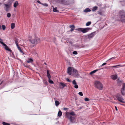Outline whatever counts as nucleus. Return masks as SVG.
<instances>
[{
  "mask_svg": "<svg viewBox=\"0 0 125 125\" xmlns=\"http://www.w3.org/2000/svg\"><path fill=\"white\" fill-rule=\"evenodd\" d=\"M55 105L56 106L60 104L59 102L58 101L56 100L55 101Z\"/></svg>",
  "mask_w": 125,
  "mask_h": 125,
  "instance_id": "nucleus-27",
  "label": "nucleus"
},
{
  "mask_svg": "<svg viewBox=\"0 0 125 125\" xmlns=\"http://www.w3.org/2000/svg\"><path fill=\"white\" fill-rule=\"evenodd\" d=\"M97 9V6H94L93 8L92 9V11H94L96 10Z\"/></svg>",
  "mask_w": 125,
  "mask_h": 125,
  "instance_id": "nucleus-23",
  "label": "nucleus"
},
{
  "mask_svg": "<svg viewBox=\"0 0 125 125\" xmlns=\"http://www.w3.org/2000/svg\"><path fill=\"white\" fill-rule=\"evenodd\" d=\"M61 2L63 3H64V0H61Z\"/></svg>",
  "mask_w": 125,
  "mask_h": 125,
  "instance_id": "nucleus-44",
  "label": "nucleus"
},
{
  "mask_svg": "<svg viewBox=\"0 0 125 125\" xmlns=\"http://www.w3.org/2000/svg\"><path fill=\"white\" fill-rule=\"evenodd\" d=\"M62 115V112L60 111H59L58 114V116L59 117L61 116Z\"/></svg>",
  "mask_w": 125,
  "mask_h": 125,
  "instance_id": "nucleus-26",
  "label": "nucleus"
},
{
  "mask_svg": "<svg viewBox=\"0 0 125 125\" xmlns=\"http://www.w3.org/2000/svg\"><path fill=\"white\" fill-rule=\"evenodd\" d=\"M34 65L35 67H36V66L35 65Z\"/></svg>",
  "mask_w": 125,
  "mask_h": 125,
  "instance_id": "nucleus-51",
  "label": "nucleus"
},
{
  "mask_svg": "<svg viewBox=\"0 0 125 125\" xmlns=\"http://www.w3.org/2000/svg\"><path fill=\"white\" fill-rule=\"evenodd\" d=\"M91 22L90 21L87 22L86 24V25L87 26H89L91 24Z\"/></svg>",
  "mask_w": 125,
  "mask_h": 125,
  "instance_id": "nucleus-29",
  "label": "nucleus"
},
{
  "mask_svg": "<svg viewBox=\"0 0 125 125\" xmlns=\"http://www.w3.org/2000/svg\"><path fill=\"white\" fill-rule=\"evenodd\" d=\"M14 0H8V3H10L11 4L12 2Z\"/></svg>",
  "mask_w": 125,
  "mask_h": 125,
  "instance_id": "nucleus-28",
  "label": "nucleus"
},
{
  "mask_svg": "<svg viewBox=\"0 0 125 125\" xmlns=\"http://www.w3.org/2000/svg\"><path fill=\"white\" fill-rule=\"evenodd\" d=\"M122 67V66L121 65H117L115 66H110V67L112 68H118V67Z\"/></svg>",
  "mask_w": 125,
  "mask_h": 125,
  "instance_id": "nucleus-17",
  "label": "nucleus"
},
{
  "mask_svg": "<svg viewBox=\"0 0 125 125\" xmlns=\"http://www.w3.org/2000/svg\"><path fill=\"white\" fill-rule=\"evenodd\" d=\"M119 15L121 17V20L122 21L125 22V12L123 10L120 11Z\"/></svg>",
  "mask_w": 125,
  "mask_h": 125,
  "instance_id": "nucleus-5",
  "label": "nucleus"
},
{
  "mask_svg": "<svg viewBox=\"0 0 125 125\" xmlns=\"http://www.w3.org/2000/svg\"><path fill=\"white\" fill-rule=\"evenodd\" d=\"M69 27L71 29V30H70V31H73L75 29V26L73 25H70Z\"/></svg>",
  "mask_w": 125,
  "mask_h": 125,
  "instance_id": "nucleus-14",
  "label": "nucleus"
},
{
  "mask_svg": "<svg viewBox=\"0 0 125 125\" xmlns=\"http://www.w3.org/2000/svg\"><path fill=\"white\" fill-rule=\"evenodd\" d=\"M91 11V10L88 8H87L85 9L84 10V12H90Z\"/></svg>",
  "mask_w": 125,
  "mask_h": 125,
  "instance_id": "nucleus-20",
  "label": "nucleus"
},
{
  "mask_svg": "<svg viewBox=\"0 0 125 125\" xmlns=\"http://www.w3.org/2000/svg\"><path fill=\"white\" fill-rule=\"evenodd\" d=\"M2 124L3 125H10L9 123H6L4 122H3Z\"/></svg>",
  "mask_w": 125,
  "mask_h": 125,
  "instance_id": "nucleus-33",
  "label": "nucleus"
},
{
  "mask_svg": "<svg viewBox=\"0 0 125 125\" xmlns=\"http://www.w3.org/2000/svg\"><path fill=\"white\" fill-rule=\"evenodd\" d=\"M66 80L67 82H71V81L68 78H67L66 79Z\"/></svg>",
  "mask_w": 125,
  "mask_h": 125,
  "instance_id": "nucleus-40",
  "label": "nucleus"
},
{
  "mask_svg": "<svg viewBox=\"0 0 125 125\" xmlns=\"http://www.w3.org/2000/svg\"><path fill=\"white\" fill-rule=\"evenodd\" d=\"M117 77V75L116 74L113 75L111 76V78L113 80L116 79Z\"/></svg>",
  "mask_w": 125,
  "mask_h": 125,
  "instance_id": "nucleus-15",
  "label": "nucleus"
},
{
  "mask_svg": "<svg viewBox=\"0 0 125 125\" xmlns=\"http://www.w3.org/2000/svg\"><path fill=\"white\" fill-rule=\"evenodd\" d=\"M125 83H123L122 85V88L121 89V92L123 96L125 95Z\"/></svg>",
  "mask_w": 125,
  "mask_h": 125,
  "instance_id": "nucleus-7",
  "label": "nucleus"
},
{
  "mask_svg": "<svg viewBox=\"0 0 125 125\" xmlns=\"http://www.w3.org/2000/svg\"><path fill=\"white\" fill-rule=\"evenodd\" d=\"M8 4H4V5L5 6L4 9L6 12H8L10 10V7H11V4L10 3H8Z\"/></svg>",
  "mask_w": 125,
  "mask_h": 125,
  "instance_id": "nucleus-8",
  "label": "nucleus"
},
{
  "mask_svg": "<svg viewBox=\"0 0 125 125\" xmlns=\"http://www.w3.org/2000/svg\"><path fill=\"white\" fill-rule=\"evenodd\" d=\"M72 83L74 85L77 84V83L75 80H74L72 82Z\"/></svg>",
  "mask_w": 125,
  "mask_h": 125,
  "instance_id": "nucleus-31",
  "label": "nucleus"
},
{
  "mask_svg": "<svg viewBox=\"0 0 125 125\" xmlns=\"http://www.w3.org/2000/svg\"><path fill=\"white\" fill-rule=\"evenodd\" d=\"M18 5V3L17 1H16L14 4V7L15 8Z\"/></svg>",
  "mask_w": 125,
  "mask_h": 125,
  "instance_id": "nucleus-19",
  "label": "nucleus"
},
{
  "mask_svg": "<svg viewBox=\"0 0 125 125\" xmlns=\"http://www.w3.org/2000/svg\"><path fill=\"white\" fill-rule=\"evenodd\" d=\"M2 30H4L6 29V27L4 25H2Z\"/></svg>",
  "mask_w": 125,
  "mask_h": 125,
  "instance_id": "nucleus-32",
  "label": "nucleus"
},
{
  "mask_svg": "<svg viewBox=\"0 0 125 125\" xmlns=\"http://www.w3.org/2000/svg\"><path fill=\"white\" fill-rule=\"evenodd\" d=\"M75 115L73 111L70 113L66 112L65 113L66 116L70 120V122L72 123H76V119L75 117L73 116Z\"/></svg>",
  "mask_w": 125,
  "mask_h": 125,
  "instance_id": "nucleus-1",
  "label": "nucleus"
},
{
  "mask_svg": "<svg viewBox=\"0 0 125 125\" xmlns=\"http://www.w3.org/2000/svg\"><path fill=\"white\" fill-rule=\"evenodd\" d=\"M106 64V63H103V64H102V65H101V66H104V65H105Z\"/></svg>",
  "mask_w": 125,
  "mask_h": 125,
  "instance_id": "nucleus-43",
  "label": "nucleus"
},
{
  "mask_svg": "<svg viewBox=\"0 0 125 125\" xmlns=\"http://www.w3.org/2000/svg\"><path fill=\"white\" fill-rule=\"evenodd\" d=\"M57 8L56 7H55V8H53V11L54 12H58V10H57Z\"/></svg>",
  "mask_w": 125,
  "mask_h": 125,
  "instance_id": "nucleus-25",
  "label": "nucleus"
},
{
  "mask_svg": "<svg viewBox=\"0 0 125 125\" xmlns=\"http://www.w3.org/2000/svg\"><path fill=\"white\" fill-rule=\"evenodd\" d=\"M37 2L38 3H39V4H42V3H41V2L40 1H39V0H37Z\"/></svg>",
  "mask_w": 125,
  "mask_h": 125,
  "instance_id": "nucleus-42",
  "label": "nucleus"
},
{
  "mask_svg": "<svg viewBox=\"0 0 125 125\" xmlns=\"http://www.w3.org/2000/svg\"><path fill=\"white\" fill-rule=\"evenodd\" d=\"M74 87L75 88L77 89L78 88V86L77 84H76L74 86Z\"/></svg>",
  "mask_w": 125,
  "mask_h": 125,
  "instance_id": "nucleus-39",
  "label": "nucleus"
},
{
  "mask_svg": "<svg viewBox=\"0 0 125 125\" xmlns=\"http://www.w3.org/2000/svg\"><path fill=\"white\" fill-rule=\"evenodd\" d=\"M47 76L48 78V79H51V76L50 75L49 73V70H47Z\"/></svg>",
  "mask_w": 125,
  "mask_h": 125,
  "instance_id": "nucleus-16",
  "label": "nucleus"
},
{
  "mask_svg": "<svg viewBox=\"0 0 125 125\" xmlns=\"http://www.w3.org/2000/svg\"><path fill=\"white\" fill-rule=\"evenodd\" d=\"M73 68L71 67H69L67 69V73L69 75H70L72 74V71H73V69H74Z\"/></svg>",
  "mask_w": 125,
  "mask_h": 125,
  "instance_id": "nucleus-10",
  "label": "nucleus"
},
{
  "mask_svg": "<svg viewBox=\"0 0 125 125\" xmlns=\"http://www.w3.org/2000/svg\"><path fill=\"white\" fill-rule=\"evenodd\" d=\"M1 89V87H0V89Z\"/></svg>",
  "mask_w": 125,
  "mask_h": 125,
  "instance_id": "nucleus-53",
  "label": "nucleus"
},
{
  "mask_svg": "<svg viewBox=\"0 0 125 125\" xmlns=\"http://www.w3.org/2000/svg\"><path fill=\"white\" fill-rule=\"evenodd\" d=\"M81 96H82L83 95V94L81 92H80L78 93Z\"/></svg>",
  "mask_w": 125,
  "mask_h": 125,
  "instance_id": "nucleus-37",
  "label": "nucleus"
},
{
  "mask_svg": "<svg viewBox=\"0 0 125 125\" xmlns=\"http://www.w3.org/2000/svg\"><path fill=\"white\" fill-rule=\"evenodd\" d=\"M98 13L99 14H101V13L100 12H98Z\"/></svg>",
  "mask_w": 125,
  "mask_h": 125,
  "instance_id": "nucleus-49",
  "label": "nucleus"
},
{
  "mask_svg": "<svg viewBox=\"0 0 125 125\" xmlns=\"http://www.w3.org/2000/svg\"><path fill=\"white\" fill-rule=\"evenodd\" d=\"M115 110L116 111H118V110H117V107H116V106H115Z\"/></svg>",
  "mask_w": 125,
  "mask_h": 125,
  "instance_id": "nucleus-45",
  "label": "nucleus"
},
{
  "mask_svg": "<svg viewBox=\"0 0 125 125\" xmlns=\"http://www.w3.org/2000/svg\"><path fill=\"white\" fill-rule=\"evenodd\" d=\"M1 44L5 47L4 48L7 50L11 52V50L10 49L8 46L4 43H2Z\"/></svg>",
  "mask_w": 125,
  "mask_h": 125,
  "instance_id": "nucleus-11",
  "label": "nucleus"
},
{
  "mask_svg": "<svg viewBox=\"0 0 125 125\" xmlns=\"http://www.w3.org/2000/svg\"><path fill=\"white\" fill-rule=\"evenodd\" d=\"M33 62V60L31 58H28V60L27 61V62L28 63H31Z\"/></svg>",
  "mask_w": 125,
  "mask_h": 125,
  "instance_id": "nucleus-18",
  "label": "nucleus"
},
{
  "mask_svg": "<svg viewBox=\"0 0 125 125\" xmlns=\"http://www.w3.org/2000/svg\"><path fill=\"white\" fill-rule=\"evenodd\" d=\"M3 43L2 42V40L0 38V43L1 44L2 43Z\"/></svg>",
  "mask_w": 125,
  "mask_h": 125,
  "instance_id": "nucleus-41",
  "label": "nucleus"
},
{
  "mask_svg": "<svg viewBox=\"0 0 125 125\" xmlns=\"http://www.w3.org/2000/svg\"><path fill=\"white\" fill-rule=\"evenodd\" d=\"M48 81L51 84H53V82L50 79H48Z\"/></svg>",
  "mask_w": 125,
  "mask_h": 125,
  "instance_id": "nucleus-30",
  "label": "nucleus"
},
{
  "mask_svg": "<svg viewBox=\"0 0 125 125\" xmlns=\"http://www.w3.org/2000/svg\"><path fill=\"white\" fill-rule=\"evenodd\" d=\"M73 75L77 77H79L80 76L78 74L77 71L75 69H73Z\"/></svg>",
  "mask_w": 125,
  "mask_h": 125,
  "instance_id": "nucleus-9",
  "label": "nucleus"
},
{
  "mask_svg": "<svg viewBox=\"0 0 125 125\" xmlns=\"http://www.w3.org/2000/svg\"><path fill=\"white\" fill-rule=\"evenodd\" d=\"M44 64H45V65H46V63L45 62H44Z\"/></svg>",
  "mask_w": 125,
  "mask_h": 125,
  "instance_id": "nucleus-48",
  "label": "nucleus"
},
{
  "mask_svg": "<svg viewBox=\"0 0 125 125\" xmlns=\"http://www.w3.org/2000/svg\"><path fill=\"white\" fill-rule=\"evenodd\" d=\"M95 35V33L93 32L91 33L88 36V38L89 39H90L92 38L93 37H94Z\"/></svg>",
  "mask_w": 125,
  "mask_h": 125,
  "instance_id": "nucleus-12",
  "label": "nucleus"
},
{
  "mask_svg": "<svg viewBox=\"0 0 125 125\" xmlns=\"http://www.w3.org/2000/svg\"><path fill=\"white\" fill-rule=\"evenodd\" d=\"M95 86L99 90H101L103 88L102 84L99 81H96L94 82Z\"/></svg>",
  "mask_w": 125,
  "mask_h": 125,
  "instance_id": "nucleus-3",
  "label": "nucleus"
},
{
  "mask_svg": "<svg viewBox=\"0 0 125 125\" xmlns=\"http://www.w3.org/2000/svg\"><path fill=\"white\" fill-rule=\"evenodd\" d=\"M68 109V108H63V110H66Z\"/></svg>",
  "mask_w": 125,
  "mask_h": 125,
  "instance_id": "nucleus-46",
  "label": "nucleus"
},
{
  "mask_svg": "<svg viewBox=\"0 0 125 125\" xmlns=\"http://www.w3.org/2000/svg\"><path fill=\"white\" fill-rule=\"evenodd\" d=\"M11 14L10 13H8L7 14V16L8 18H10V17Z\"/></svg>",
  "mask_w": 125,
  "mask_h": 125,
  "instance_id": "nucleus-34",
  "label": "nucleus"
},
{
  "mask_svg": "<svg viewBox=\"0 0 125 125\" xmlns=\"http://www.w3.org/2000/svg\"><path fill=\"white\" fill-rule=\"evenodd\" d=\"M17 48L21 53H23V52L21 48L19 46L17 45Z\"/></svg>",
  "mask_w": 125,
  "mask_h": 125,
  "instance_id": "nucleus-24",
  "label": "nucleus"
},
{
  "mask_svg": "<svg viewBox=\"0 0 125 125\" xmlns=\"http://www.w3.org/2000/svg\"><path fill=\"white\" fill-rule=\"evenodd\" d=\"M15 43H16V45H17H17L18 46H19L18 45V44L16 42H15Z\"/></svg>",
  "mask_w": 125,
  "mask_h": 125,
  "instance_id": "nucleus-47",
  "label": "nucleus"
},
{
  "mask_svg": "<svg viewBox=\"0 0 125 125\" xmlns=\"http://www.w3.org/2000/svg\"><path fill=\"white\" fill-rule=\"evenodd\" d=\"M91 29L90 28H80L77 29L79 31H81L83 33H84L87 32L88 31Z\"/></svg>",
  "mask_w": 125,
  "mask_h": 125,
  "instance_id": "nucleus-6",
  "label": "nucleus"
},
{
  "mask_svg": "<svg viewBox=\"0 0 125 125\" xmlns=\"http://www.w3.org/2000/svg\"><path fill=\"white\" fill-rule=\"evenodd\" d=\"M98 71V70H95L93 71H92L90 73V74L91 75L92 74L95 73L96 72Z\"/></svg>",
  "mask_w": 125,
  "mask_h": 125,
  "instance_id": "nucleus-21",
  "label": "nucleus"
},
{
  "mask_svg": "<svg viewBox=\"0 0 125 125\" xmlns=\"http://www.w3.org/2000/svg\"><path fill=\"white\" fill-rule=\"evenodd\" d=\"M84 100L85 101H88L89 100H90L88 98H85Z\"/></svg>",
  "mask_w": 125,
  "mask_h": 125,
  "instance_id": "nucleus-36",
  "label": "nucleus"
},
{
  "mask_svg": "<svg viewBox=\"0 0 125 125\" xmlns=\"http://www.w3.org/2000/svg\"><path fill=\"white\" fill-rule=\"evenodd\" d=\"M42 5L43 6H45V7H47L48 6V5L46 3H42Z\"/></svg>",
  "mask_w": 125,
  "mask_h": 125,
  "instance_id": "nucleus-35",
  "label": "nucleus"
},
{
  "mask_svg": "<svg viewBox=\"0 0 125 125\" xmlns=\"http://www.w3.org/2000/svg\"><path fill=\"white\" fill-rule=\"evenodd\" d=\"M11 28L13 29L15 26V24L13 23H12L11 24Z\"/></svg>",
  "mask_w": 125,
  "mask_h": 125,
  "instance_id": "nucleus-22",
  "label": "nucleus"
},
{
  "mask_svg": "<svg viewBox=\"0 0 125 125\" xmlns=\"http://www.w3.org/2000/svg\"><path fill=\"white\" fill-rule=\"evenodd\" d=\"M116 97L117 100L120 102L125 103L124 99L122 97V95L119 94H117L116 95Z\"/></svg>",
  "mask_w": 125,
  "mask_h": 125,
  "instance_id": "nucleus-4",
  "label": "nucleus"
},
{
  "mask_svg": "<svg viewBox=\"0 0 125 125\" xmlns=\"http://www.w3.org/2000/svg\"><path fill=\"white\" fill-rule=\"evenodd\" d=\"M73 53L74 54H77V53L76 51H74L73 52Z\"/></svg>",
  "mask_w": 125,
  "mask_h": 125,
  "instance_id": "nucleus-38",
  "label": "nucleus"
},
{
  "mask_svg": "<svg viewBox=\"0 0 125 125\" xmlns=\"http://www.w3.org/2000/svg\"><path fill=\"white\" fill-rule=\"evenodd\" d=\"M38 66H39V67L40 66L38 64Z\"/></svg>",
  "mask_w": 125,
  "mask_h": 125,
  "instance_id": "nucleus-52",
  "label": "nucleus"
},
{
  "mask_svg": "<svg viewBox=\"0 0 125 125\" xmlns=\"http://www.w3.org/2000/svg\"><path fill=\"white\" fill-rule=\"evenodd\" d=\"M60 86H62L60 87V88L61 89H63L66 86V85L65 83L62 82H60Z\"/></svg>",
  "mask_w": 125,
  "mask_h": 125,
  "instance_id": "nucleus-13",
  "label": "nucleus"
},
{
  "mask_svg": "<svg viewBox=\"0 0 125 125\" xmlns=\"http://www.w3.org/2000/svg\"><path fill=\"white\" fill-rule=\"evenodd\" d=\"M2 83V82H1V83H0V85Z\"/></svg>",
  "mask_w": 125,
  "mask_h": 125,
  "instance_id": "nucleus-50",
  "label": "nucleus"
},
{
  "mask_svg": "<svg viewBox=\"0 0 125 125\" xmlns=\"http://www.w3.org/2000/svg\"><path fill=\"white\" fill-rule=\"evenodd\" d=\"M29 41L31 44L36 45L40 42V39L36 36L33 37L29 39Z\"/></svg>",
  "mask_w": 125,
  "mask_h": 125,
  "instance_id": "nucleus-2",
  "label": "nucleus"
}]
</instances>
